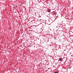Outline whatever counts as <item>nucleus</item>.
Masks as SVG:
<instances>
[{
	"instance_id": "9d476101",
	"label": "nucleus",
	"mask_w": 73,
	"mask_h": 73,
	"mask_svg": "<svg viewBox=\"0 0 73 73\" xmlns=\"http://www.w3.org/2000/svg\"><path fill=\"white\" fill-rule=\"evenodd\" d=\"M15 69H17V68H16Z\"/></svg>"
},
{
	"instance_id": "39448f33",
	"label": "nucleus",
	"mask_w": 73,
	"mask_h": 73,
	"mask_svg": "<svg viewBox=\"0 0 73 73\" xmlns=\"http://www.w3.org/2000/svg\"><path fill=\"white\" fill-rule=\"evenodd\" d=\"M47 12H48V13H48V12H50V10L48 9V11H47Z\"/></svg>"
},
{
	"instance_id": "1a4fd4ad",
	"label": "nucleus",
	"mask_w": 73,
	"mask_h": 73,
	"mask_svg": "<svg viewBox=\"0 0 73 73\" xmlns=\"http://www.w3.org/2000/svg\"><path fill=\"white\" fill-rule=\"evenodd\" d=\"M14 70H15V69L14 68Z\"/></svg>"
},
{
	"instance_id": "f03ea898",
	"label": "nucleus",
	"mask_w": 73,
	"mask_h": 73,
	"mask_svg": "<svg viewBox=\"0 0 73 73\" xmlns=\"http://www.w3.org/2000/svg\"><path fill=\"white\" fill-rule=\"evenodd\" d=\"M47 11L46 10V9H44V10H43V13H46V15H48L49 13H48V12H47Z\"/></svg>"
},
{
	"instance_id": "7ed1b4c3",
	"label": "nucleus",
	"mask_w": 73,
	"mask_h": 73,
	"mask_svg": "<svg viewBox=\"0 0 73 73\" xmlns=\"http://www.w3.org/2000/svg\"><path fill=\"white\" fill-rule=\"evenodd\" d=\"M50 17H51L50 19H51L52 20H53V18H54V16L53 15V14H51L50 15Z\"/></svg>"
},
{
	"instance_id": "f257e3e1",
	"label": "nucleus",
	"mask_w": 73,
	"mask_h": 73,
	"mask_svg": "<svg viewBox=\"0 0 73 73\" xmlns=\"http://www.w3.org/2000/svg\"><path fill=\"white\" fill-rule=\"evenodd\" d=\"M62 25L61 24L58 23V25L56 26V27L60 30V31H62Z\"/></svg>"
},
{
	"instance_id": "0eeeda50",
	"label": "nucleus",
	"mask_w": 73,
	"mask_h": 73,
	"mask_svg": "<svg viewBox=\"0 0 73 73\" xmlns=\"http://www.w3.org/2000/svg\"><path fill=\"white\" fill-rule=\"evenodd\" d=\"M55 73H58V71L56 72H54Z\"/></svg>"
},
{
	"instance_id": "423d86ee",
	"label": "nucleus",
	"mask_w": 73,
	"mask_h": 73,
	"mask_svg": "<svg viewBox=\"0 0 73 73\" xmlns=\"http://www.w3.org/2000/svg\"><path fill=\"white\" fill-rule=\"evenodd\" d=\"M49 22H49L50 24H51V23H52V22L50 20L49 21Z\"/></svg>"
},
{
	"instance_id": "20e7f679",
	"label": "nucleus",
	"mask_w": 73,
	"mask_h": 73,
	"mask_svg": "<svg viewBox=\"0 0 73 73\" xmlns=\"http://www.w3.org/2000/svg\"><path fill=\"white\" fill-rule=\"evenodd\" d=\"M59 60L60 61H61V60H62V58H60L59 59Z\"/></svg>"
},
{
	"instance_id": "6e6552de",
	"label": "nucleus",
	"mask_w": 73,
	"mask_h": 73,
	"mask_svg": "<svg viewBox=\"0 0 73 73\" xmlns=\"http://www.w3.org/2000/svg\"><path fill=\"white\" fill-rule=\"evenodd\" d=\"M20 72L19 71L18 72V73H19Z\"/></svg>"
}]
</instances>
